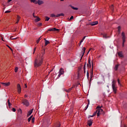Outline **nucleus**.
<instances>
[{"label":"nucleus","instance_id":"f257e3e1","mask_svg":"<svg viewBox=\"0 0 127 127\" xmlns=\"http://www.w3.org/2000/svg\"><path fill=\"white\" fill-rule=\"evenodd\" d=\"M44 55H45V50H43L39 54L38 58L35 60L34 65L35 68L40 67L43 64V60H44Z\"/></svg>","mask_w":127,"mask_h":127},{"label":"nucleus","instance_id":"f03ea898","mask_svg":"<svg viewBox=\"0 0 127 127\" xmlns=\"http://www.w3.org/2000/svg\"><path fill=\"white\" fill-rule=\"evenodd\" d=\"M103 107V106H97L96 108V111L95 113H96L97 115V117H99L100 115H101V113H103V109H101V108Z\"/></svg>","mask_w":127,"mask_h":127},{"label":"nucleus","instance_id":"7ed1b4c3","mask_svg":"<svg viewBox=\"0 0 127 127\" xmlns=\"http://www.w3.org/2000/svg\"><path fill=\"white\" fill-rule=\"evenodd\" d=\"M112 88L114 94H117V87H116V80H115L112 81Z\"/></svg>","mask_w":127,"mask_h":127},{"label":"nucleus","instance_id":"20e7f679","mask_svg":"<svg viewBox=\"0 0 127 127\" xmlns=\"http://www.w3.org/2000/svg\"><path fill=\"white\" fill-rule=\"evenodd\" d=\"M122 36L123 40V47H124L125 46V42H126V34H125V32H122Z\"/></svg>","mask_w":127,"mask_h":127},{"label":"nucleus","instance_id":"39448f33","mask_svg":"<svg viewBox=\"0 0 127 127\" xmlns=\"http://www.w3.org/2000/svg\"><path fill=\"white\" fill-rule=\"evenodd\" d=\"M86 52V48L84 47L81 51V54L80 55V60H82L83 57L84 56V54H85V52Z\"/></svg>","mask_w":127,"mask_h":127},{"label":"nucleus","instance_id":"423d86ee","mask_svg":"<svg viewBox=\"0 0 127 127\" xmlns=\"http://www.w3.org/2000/svg\"><path fill=\"white\" fill-rule=\"evenodd\" d=\"M59 16H64V14L62 13H60V14H58L57 15L54 14H51V17H59Z\"/></svg>","mask_w":127,"mask_h":127},{"label":"nucleus","instance_id":"0eeeda50","mask_svg":"<svg viewBox=\"0 0 127 127\" xmlns=\"http://www.w3.org/2000/svg\"><path fill=\"white\" fill-rule=\"evenodd\" d=\"M63 74H64V69L63 68H61L59 71L58 77L60 78Z\"/></svg>","mask_w":127,"mask_h":127},{"label":"nucleus","instance_id":"6e6552de","mask_svg":"<svg viewBox=\"0 0 127 127\" xmlns=\"http://www.w3.org/2000/svg\"><path fill=\"white\" fill-rule=\"evenodd\" d=\"M22 104L26 106V107H28L29 106V102L26 99H23L22 101Z\"/></svg>","mask_w":127,"mask_h":127},{"label":"nucleus","instance_id":"1a4fd4ad","mask_svg":"<svg viewBox=\"0 0 127 127\" xmlns=\"http://www.w3.org/2000/svg\"><path fill=\"white\" fill-rule=\"evenodd\" d=\"M17 90L18 94H20L21 93V86H20V84H17Z\"/></svg>","mask_w":127,"mask_h":127},{"label":"nucleus","instance_id":"9d476101","mask_svg":"<svg viewBox=\"0 0 127 127\" xmlns=\"http://www.w3.org/2000/svg\"><path fill=\"white\" fill-rule=\"evenodd\" d=\"M48 31H59V29H56V28H50Z\"/></svg>","mask_w":127,"mask_h":127},{"label":"nucleus","instance_id":"9b49d317","mask_svg":"<svg viewBox=\"0 0 127 127\" xmlns=\"http://www.w3.org/2000/svg\"><path fill=\"white\" fill-rule=\"evenodd\" d=\"M37 3L39 4V5H41V4H43L44 2L43 1L39 0L37 1V2H36V4H37Z\"/></svg>","mask_w":127,"mask_h":127},{"label":"nucleus","instance_id":"f8f14e48","mask_svg":"<svg viewBox=\"0 0 127 127\" xmlns=\"http://www.w3.org/2000/svg\"><path fill=\"white\" fill-rule=\"evenodd\" d=\"M33 112V109H31L28 111L27 117L28 118L30 116H31V114H32Z\"/></svg>","mask_w":127,"mask_h":127},{"label":"nucleus","instance_id":"ddd939ff","mask_svg":"<svg viewBox=\"0 0 127 127\" xmlns=\"http://www.w3.org/2000/svg\"><path fill=\"white\" fill-rule=\"evenodd\" d=\"M87 66L88 68H91V67H92V65H91V59L90 58L88 59V64H87Z\"/></svg>","mask_w":127,"mask_h":127},{"label":"nucleus","instance_id":"4468645a","mask_svg":"<svg viewBox=\"0 0 127 127\" xmlns=\"http://www.w3.org/2000/svg\"><path fill=\"white\" fill-rule=\"evenodd\" d=\"M1 84L5 86V87H7L8 86H9V85H10V82H7V83L2 82L1 83Z\"/></svg>","mask_w":127,"mask_h":127},{"label":"nucleus","instance_id":"2eb2a0df","mask_svg":"<svg viewBox=\"0 0 127 127\" xmlns=\"http://www.w3.org/2000/svg\"><path fill=\"white\" fill-rule=\"evenodd\" d=\"M72 88H73V87L69 88L68 89H64V91H65V92H66V93H70V92H71V91H72Z\"/></svg>","mask_w":127,"mask_h":127},{"label":"nucleus","instance_id":"dca6fc26","mask_svg":"<svg viewBox=\"0 0 127 127\" xmlns=\"http://www.w3.org/2000/svg\"><path fill=\"white\" fill-rule=\"evenodd\" d=\"M98 23V21H95V22H92L91 23H89V24H90V25H92V26H93L94 25H97Z\"/></svg>","mask_w":127,"mask_h":127},{"label":"nucleus","instance_id":"f3484780","mask_svg":"<svg viewBox=\"0 0 127 127\" xmlns=\"http://www.w3.org/2000/svg\"><path fill=\"white\" fill-rule=\"evenodd\" d=\"M87 123L89 127H91L93 125V121L92 120H88Z\"/></svg>","mask_w":127,"mask_h":127},{"label":"nucleus","instance_id":"a211bd4d","mask_svg":"<svg viewBox=\"0 0 127 127\" xmlns=\"http://www.w3.org/2000/svg\"><path fill=\"white\" fill-rule=\"evenodd\" d=\"M45 40V46H47V45H48V44H49V43H50V42L48 41L47 40H46V39L44 38V39Z\"/></svg>","mask_w":127,"mask_h":127},{"label":"nucleus","instance_id":"6ab92c4d","mask_svg":"<svg viewBox=\"0 0 127 127\" xmlns=\"http://www.w3.org/2000/svg\"><path fill=\"white\" fill-rule=\"evenodd\" d=\"M61 126V124H60V123L58 122L54 125V127H60Z\"/></svg>","mask_w":127,"mask_h":127},{"label":"nucleus","instance_id":"aec40b11","mask_svg":"<svg viewBox=\"0 0 127 127\" xmlns=\"http://www.w3.org/2000/svg\"><path fill=\"white\" fill-rule=\"evenodd\" d=\"M118 56L119 57H124V55H123V53L122 52H120L118 53Z\"/></svg>","mask_w":127,"mask_h":127},{"label":"nucleus","instance_id":"412c9836","mask_svg":"<svg viewBox=\"0 0 127 127\" xmlns=\"http://www.w3.org/2000/svg\"><path fill=\"white\" fill-rule=\"evenodd\" d=\"M87 102H88V105L85 107V109H84L85 111H86V110L88 109V107H89V105H90V100H88Z\"/></svg>","mask_w":127,"mask_h":127},{"label":"nucleus","instance_id":"4be33fe9","mask_svg":"<svg viewBox=\"0 0 127 127\" xmlns=\"http://www.w3.org/2000/svg\"><path fill=\"white\" fill-rule=\"evenodd\" d=\"M96 115H97V112H94L92 116H89L88 117V119H90V118H93V117H95V116H96Z\"/></svg>","mask_w":127,"mask_h":127},{"label":"nucleus","instance_id":"5701e85b","mask_svg":"<svg viewBox=\"0 0 127 127\" xmlns=\"http://www.w3.org/2000/svg\"><path fill=\"white\" fill-rule=\"evenodd\" d=\"M20 19V16H19V15H17V21L16 23H18V22H19Z\"/></svg>","mask_w":127,"mask_h":127},{"label":"nucleus","instance_id":"b1692460","mask_svg":"<svg viewBox=\"0 0 127 127\" xmlns=\"http://www.w3.org/2000/svg\"><path fill=\"white\" fill-rule=\"evenodd\" d=\"M7 102L8 105V107H10L11 106V103H10V102L9 99H7Z\"/></svg>","mask_w":127,"mask_h":127},{"label":"nucleus","instance_id":"393cba45","mask_svg":"<svg viewBox=\"0 0 127 127\" xmlns=\"http://www.w3.org/2000/svg\"><path fill=\"white\" fill-rule=\"evenodd\" d=\"M119 66H120L119 64H116V65H115V71H117V70H118V68H119Z\"/></svg>","mask_w":127,"mask_h":127},{"label":"nucleus","instance_id":"a878e982","mask_svg":"<svg viewBox=\"0 0 127 127\" xmlns=\"http://www.w3.org/2000/svg\"><path fill=\"white\" fill-rule=\"evenodd\" d=\"M37 17V18L35 19L36 22H38V21H40L41 20L40 18L38 17Z\"/></svg>","mask_w":127,"mask_h":127},{"label":"nucleus","instance_id":"bb28decb","mask_svg":"<svg viewBox=\"0 0 127 127\" xmlns=\"http://www.w3.org/2000/svg\"><path fill=\"white\" fill-rule=\"evenodd\" d=\"M18 38H13V36H11L10 37V39H11V40H16V39H17Z\"/></svg>","mask_w":127,"mask_h":127},{"label":"nucleus","instance_id":"cd10ccee","mask_svg":"<svg viewBox=\"0 0 127 127\" xmlns=\"http://www.w3.org/2000/svg\"><path fill=\"white\" fill-rule=\"evenodd\" d=\"M93 78V69H92L91 72H90V78Z\"/></svg>","mask_w":127,"mask_h":127},{"label":"nucleus","instance_id":"c85d7f7f","mask_svg":"<svg viewBox=\"0 0 127 127\" xmlns=\"http://www.w3.org/2000/svg\"><path fill=\"white\" fill-rule=\"evenodd\" d=\"M31 2H33L34 3H35V4H36V2H37V1L36 0H31Z\"/></svg>","mask_w":127,"mask_h":127},{"label":"nucleus","instance_id":"c756f323","mask_svg":"<svg viewBox=\"0 0 127 127\" xmlns=\"http://www.w3.org/2000/svg\"><path fill=\"white\" fill-rule=\"evenodd\" d=\"M71 8H72V9H74V10H78V8L77 7H75L73 6H71Z\"/></svg>","mask_w":127,"mask_h":127},{"label":"nucleus","instance_id":"7c9ffc66","mask_svg":"<svg viewBox=\"0 0 127 127\" xmlns=\"http://www.w3.org/2000/svg\"><path fill=\"white\" fill-rule=\"evenodd\" d=\"M110 8H111V10H112V11H114V5L113 4L111 5V6H110Z\"/></svg>","mask_w":127,"mask_h":127},{"label":"nucleus","instance_id":"2f4dec72","mask_svg":"<svg viewBox=\"0 0 127 127\" xmlns=\"http://www.w3.org/2000/svg\"><path fill=\"white\" fill-rule=\"evenodd\" d=\"M45 17H46V19H45L46 21H48L49 20V19H50V18H49L48 16H46Z\"/></svg>","mask_w":127,"mask_h":127},{"label":"nucleus","instance_id":"473e14b6","mask_svg":"<svg viewBox=\"0 0 127 127\" xmlns=\"http://www.w3.org/2000/svg\"><path fill=\"white\" fill-rule=\"evenodd\" d=\"M14 71H15V73H16L17 72V71H18V67H15L14 69Z\"/></svg>","mask_w":127,"mask_h":127},{"label":"nucleus","instance_id":"72a5a7b5","mask_svg":"<svg viewBox=\"0 0 127 127\" xmlns=\"http://www.w3.org/2000/svg\"><path fill=\"white\" fill-rule=\"evenodd\" d=\"M35 121V118L34 117L32 118V122L33 123V124L34 123Z\"/></svg>","mask_w":127,"mask_h":127},{"label":"nucleus","instance_id":"f704fd0d","mask_svg":"<svg viewBox=\"0 0 127 127\" xmlns=\"http://www.w3.org/2000/svg\"><path fill=\"white\" fill-rule=\"evenodd\" d=\"M119 32H121V26H118V27Z\"/></svg>","mask_w":127,"mask_h":127},{"label":"nucleus","instance_id":"c9c22d12","mask_svg":"<svg viewBox=\"0 0 127 127\" xmlns=\"http://www.w3.org/2000/svg\"><path fill=\"white\" fill-rule=\"evenodd\" d=\"M103 36V37H104V38H107V34H104Z\"/></svg>","mask_w":127,"mask_h":127},{"label":"nucleus","instance_id":"e433bc0d","mask_svg":"<svg viewBox=\"0 0 127 127\" xmlns=\"http://www.w3.org/2000/svg\"><path fill=\"white\" fill-rule=\"evenodd\" d=\"M36 50V47H35L34 50H33V54H34V53H35V51Z\"/></svg>","mask_w":127,"mask_h":127},{"label":"nucleus","instance_id":"4c0bfd02","mask_svg":"<svg viewBox=\"0 0 127 127\" xmlns=\"http://www.w3.org/2000/svg\"><path fill=\"white\" fill-rule=\"evenodd\" d=\"M42 25V23H39L38 24V26H41Z\"/></svg>","mask_w":127,"mask_h":127},{"label":"nucleus","instance_id":"58836bf2","mask_svg":"<svg viewBox=\"0 0 127 127\" xmlns=\"http://www.w3.org/2000/svg\"><path fill=\"white\" fill-rule=\"evenodd\" d=\"M31 117H29L28 119V122L29 123V122H30V121H31Z\"/></svg>","mask_w":127,"mask_h":127},{"label":"nucleus","instance_id":"ea45409f","mask_svg":"<svg viewBox=\"0 0 127 127\" xmlns=\"http://www.w3.org/2000/svg\"><path fill=\"white\" fill-rule=\"evenodd\" d=\"M9 12H10V11L9 10H7L5 11V13H9Z\"/></svg>","mask_w":127,"mask_h":127},{"label":"nucleus","instance_id":"a19ab883","mask_svg":"<svg viewBox=\"0 0 127 127\" xmlns=\"http://www.w3.org/2000/svg\"><path fill=\"white\" fill-rule=\"evenodd\" d=\"M73 18H74V16H71L69 19V20H72V19H73Z\"/></svg>","mask_w":127,"mask_h":127},{"label":"nucleus","instance_id":"79ce46f5","mask_svg":"<svg viewBox=\"0 0 127 127\" xmlns=\"http://www.w3.org/2000/svg\"><path fill=\"white\" fill-rule=\"evenodd\" d=\"M83 70H86V64H84V66H83Z\"/></svg>","mask_w":127,"mask_h":127},{"label":"nucleus","instance_id":"37998d69","mask_svg":"<svg viewBox=\"0 0 127 127\" xmlns=\"http://www.w3.org/2000/svg\"><path fill=\"white\" fill-rule=\"evenodd\" d=\"M12 112H16V110L15 109V108H13V109H12Z\"/></svg>","mask_w":127,"mask_h":127},{"label":"nucleus","instance_id":"c03bdc74","mask_svg":"<svg viewBox=\"0 0 127 127\" xmlns=\"http://www.w3.org/2000/svg\"><path fill=\"white\" fill-rule=\"evenodd\" d=\"M7 47H8V48H9V49H10V50H11V51H12V49L11 48H10V47H9V46L7 45Z\"/></svg>","mask_w":127,"mask_h":127},{"label":"nucleus","instance_id":"a18cd8bd","mask_svg":"<svg viewBox=\"0 0 127 127\" xmlns=\"http://www.w3.org/2000/svg\"><path fill=\"white\" fill-rule=\"evenodd\" d=\"M84 40H83V39H82L80 42V45H81V43H82V42H83V41H84Z\"/></svg>","mask_w":127,"mask_h":127},{"label":"nucleus","instance_id":"49530a36","mask_svg":"<svg viewBox=\"0 0 127 127\" xmlns=\"http://www.w3.org/2000/svg\"><path fill=\"white\" fill-rule=\"evenodd\" d=\"M39 41H40V40H39V39L36 41L37 44H38V43H39Z\"/></svg>","mask_w":127,"mask_h":127},{"label":"nucleus","instance_id":"de8ad7c7","mask_svg":"<svg viewBox=\"0 0 127 127\" xmlns=\"http://www.w3.org/2000/svg\"><path fill=\"white\" fill-rule=\"evenodd\" d=\"M87 78H89V71L87 72Z\"/></svg>","mask_w":127,"mask_h":127},{"label":"nucleus","instance_id":"09e8293b","mask_svg":"<svg viewBox=\"0 0 127 127\" xmlns=\"http://www.w3.org/2000/svg\"><path fill=\"white\" fill-rule=\"evenodd\" d=\"M92 70H93V68H94V64H93V62H92Z\"/></svg>","mask_w":127,"mask_h":127},{"label":"nucleus","instance_id":"8fccbe9b","mask_svg":"<svg viewBox=\"0 0 127 127\" xmlns=\"http://www.w3.org/2000/svg\"><path fill=\"white\" fill-rule=\"evenodd\" d=\"M118 82L119 85H121V83L120 82V79H118Z\"/></svg>","mask_w":127,"mask_h":127},{"label":"nucleus","instance_id":"3c124183","mask_svg":"<svg viewBox=\"0 0 127 127\" xmlns=\"http://www.w3.org/2000/svg\"><path fill=\"white\" fill-rule=\"evenodd\" d=\"M41 39H42V37H40L39 39H38V40H41Z\"/></svg>","mask_w":127,"mask_h":127},{"label":"nucleus","instance_id":"603ef678","mask_svg":"<svg viewBox=\"0 0 127 127\" xmlns=\"http://www.w3.org/2000/svg\"><path fill=\"white\" fill-rule=\"evenodd\" d=\"M1 39L2 41H4V40H3V37H2V36L1 37Z\"/></svg>","mask_w":127,"mask_h":127},{"label":"nucleus","instance_id":"864d4df0","mask_svg":"<svg viewBox=\"0 0 127 127\" xmlns=\"http://www.w3.org/2000/svg\"><path fill=\"white\" fill-rule=\"evenodd\" d=\"M35 14V13H33V16L34 17H36V16H34Z\"/></svg>","mask_w":127,"mask_h":127},{"label":"nucleus","instance_id":"5fc2aeb1","mask_svg":"<svg viewBox=\"0 0 127 127\" xmlns=\"http://www.w3.org/2000/svg\"><path fill=\"white\" fill-rule=\"evenodd\" d=\"M24 97H25V98H27V95L25 94V95H24Z\"/></svg>","mask_w":127,"mask_h":127},{"label":"nucleus","instance_id":"6e6d98bb","mask_svg":"<svg viewBox=\"0 0 127 127\" xmlns=\"http://www.w3.org/2000/svg\"><path fill=\"white\" fill-rule=\"evenodd\" d=\"M25 88H27V85H26V84H25Z\"/></svg>","mask_w":127,"mask_h":127},{"label":"nucleus","instance_id":"4d7b16f0","mask_svg":"<svg viewBox=\"0 0 127 127\" xmlns=\"http://www.w3.org/2000/svg\"><path fill=\"white\" fill-rule=\"evenodd\" d=\"M85 38H86V36H84L83 37L82 39L84 40H85Z\"/></svg>","mask_w":127,"mask_h":127},{"label":"nucleus","instance_id":"13d9d810","mask_svg":"<svg viewBox=\"0 0 127 127\" xmlns=\"http://www.w3.org/2000/svg\"><path fill=\"white\" fill-rule=\"evenodd\" d=\"M11 0H8V2H10V1H11Z\"/></svg>","mask_w":127,"mask_h":127},{"label":"nucleus","instance_id":"bf43d9fd","mask_svg":"<svg viewBox=\"0 0 127 127\" xmlns=\"http://www.w3.org/2000/svg\"><path fill=\"white\" fill-rule=\"evenodd\" d=\"M20 112L21 114H22V111H21V109L20 110Z\"/></svg>","mask_w":127,"mask_h":127},{"label":"nucleus","instance_id":"052dcab7","mask_svg":"<svg viewBox=\"0 0 127 127\" xmlns=\"http://www.w3.org/2000/svg\"><path fill=\"white\" fill-rule=\"evenodd\" d=\"M32 117H33V115L31 116L30 118H31V119H32Z\"/></svg>","mask_w":127,"mask_h":127},{"label":"nucleus","instance_id":"680f3d73","mask_svg":"<svg viewBox=\"0 0 127 127\" xmlns=\"http://www.w3.org/2000/svg\"><path fill=\"white\" fill-rule=\"evenodd\" d=\"M84 74H85V73H86V70H84Z\"/></svg>","mask_w":127,"mask_h":127},{"label":"nucleus","instance_id":"e2e57ef3","mask_svg":"<svg viewBox=\"0 0 127 127\" xmlns=\"http://www.w3.org/2000/svg\"><path fill=\"white\" fill-rule=\"evenodd\" d=\"M64 0H61V1H63Z\"/></svg>","mask_w":127,"mask_h":127},{"label":"nucleus","instance_id":"0e129e2a","mask_svg":"<svg viewBox=\"0 0 127 127\" xmlns=\"http://www.w3.org/2000/svg\"><path fill=\"white\" fill-rule=\"evenodd\" d=\"M1 36H2L0 34V37H1Z\"/></svg>","mask_w":127,"mask_h":127}]
</instances>
